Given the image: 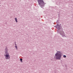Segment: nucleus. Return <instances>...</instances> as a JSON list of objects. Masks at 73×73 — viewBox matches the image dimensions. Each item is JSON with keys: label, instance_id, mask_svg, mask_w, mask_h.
Masks as SVG:
<instances>
[{"label": "nucleus", "instance_id": "10", "mask_svg": "<svg viewBox=\"0 0 73 73\" xmlns=\"http://www.w3.org/2000/svg\"><path fill=\"white\" fill-rule=\"evenodd\" d=\"M15 45H17L16 44H15Z\"/></svg>", "mask_w": 73, "mask_h": 73}, {"label": "nucleus", "instance_id": "7", "mask_svg": "<svg viewBox=\"0 0 73 73\" xmlns=\"http://www.w3.org/2000/svg\"><path fill=\"white\" fill-rule=\"evenodd\" d=\"M20 60L21 61V62H23V61H23V59L21 58L20 59Z\"/></svg>", "mask_w": 73, "mask_h": 73}, {"label": "nucleus", "instance_id": "6", "mask_svg": "<svg viewBox=\"0 0 73 73\" xmlns=\"http://www.w3.org/2000/svg\"><path fill=\"white\" fill-rule=\"evenodd\" d=\"M15 20L16 23H17V18H15Z\"/></svg>", "mask_w": 73, "mask_h": 73}, {"label": "nucleus", "instance_id": "2", "mask_svg": "<svg viewBox=\"0 0 73 73\" xmlns=\"http://www.w3.org/2000/svg\"><path fill=\"white\" fill-rule=\"evenodd\" d=\"M55 56L56 57V59L57 60H60L61 57V55L60 52H57L55 54Z\"/></svg>", "mask_w": 73, "mask_h": 73}, {"label": "nucleus", "instance_id": "1", "mask_svg": "<svg viewBox=\"0 0 73 73\" xmlns=\"http://www.w3.org/2000/svg\"><path fill=\"white\" fill-rule=\"evenodd\" d=\"M5 53L4 56L5 57V59L7 60H8L10 58V56L9 53H8V49L7 48H6L5 50Z\"/></svg>", "mask_w": 73, "mask_h": 73}, {"label": "nucleus", "instance_id": "8", "mask_svg": "<svg viewBox=\"0 0 73 73\" xmlns=\"http://www.w3.org/2000/svg\"><path fill=\"white\" fill-rule=\"evenodd\" d=\"M63 57H64V58H66V56L65 55H64Z\"/></svg>", "mask_w": 73, "mask_h": 73}, {"label": "nucleus", "instance_id": "5", "mask_svg": "<svg viewBox=\"0 0 73 73\" xmlns=\"http://www.w3.org/2000/svg\"><path fill=\"white\" fill-rule=\"evenodd\" d=\"M60 35H62V37H64V36H65V35H64V33L62 32V33H61Z\"/></svg>", "mask_w": 73, "mask_h": 73}, {"label": "nucleus", "instance_id": "9", "mask_svg": "<svg viewBox=\"0 0 73 73\" xmlns=\"http://www.w3.org/2000/svg\"><path fill=\"white\" fill-rule=\"evenodd\" d=\"M15 47L17 49V46H15Z\"/></svg>", "mask_w": 73, "mask_h": 73}, {"label": "nucleus", "instance_id": "4", "mask_svg": "<svg viewBox=\"0 0 73 73\" xmlns=\"http://www.w3.org/2000/svg\"><path fill=\"white\" fill-rule=\"evenodd\" d=\"M60 27L61 26L59 25L58 24H57L56 27V28H57V29H58L59 30H60L61 28Z\"/></svg>", "mask_w": 73, "mask_h": 73}, {"label": "nucleus", "instance_id": "3", "mask_svg": "<svg viewBox=\"0 0 73 73\" xmlns=\"http://www.w3.org/2000/svg\"><path fill=\"white\" fill-rule=\"evenodd\" d=\"M38 2L39 5H43L44 4L42 0H38Z\"/></svg>", "mask_w": 73, "mask_h": 73}]
</instances>
